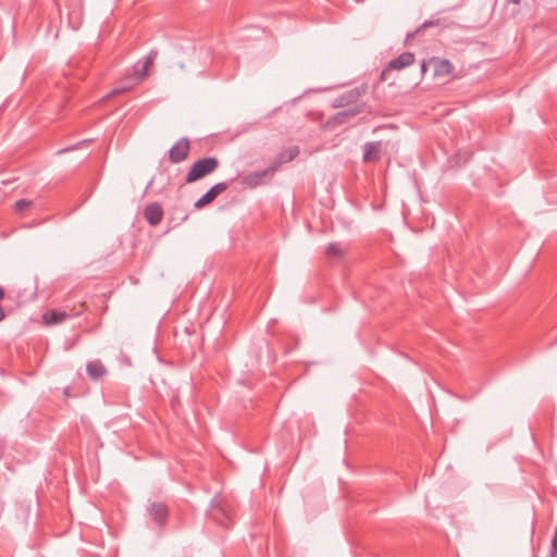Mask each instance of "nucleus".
<instances>
[{
    "label": "nucleus",
    "instance_id": "393cba45",
    "mask_svg": "<svg viewBox=\"0 0 557 557\" xmlns=\"http://www.w3.org/2000/svg\"><path fill=\"white\" fill-rule=\"evenodd\" d=\"M89 143V140H83L78 144V146H86Z\"/></svg>",
    "mask_w": 557,
    "mask_h": 557
},
{
    "label": "nucleus",
    "instance_id": "7ed1b4c3",
    "mask_svg": "<svg viewBox=\"0 0 557 557\" xmlns=\"http://www.w3.org/2000/svg\"><path fill=\"white\" fill-rule=\"evenodd\" d=\"M190 151V141L186 137L180 138L169 150V160L171 163L183 162Z\"/></svg>",
    "mask_w": 557,
    "mask_h": 557
},
{
    "label": "nucleus",
    "instance_id": "20e7f679",
    "mask_svg": "<svg viewBox=\"0 0 557 557\" xmlns=\"http://www.w3.org/2000/svg\"><path fill=\"white\" fill-rule=\"evenodd\" d=\"M219 161L214 157H207L194 163L187 174H210L216 170Z\"/></svg>",
    "mask_w": 557,
    "mask_h": 557
},
{
    "label": "nucleus",
    "instance_id": "dca6fc26",
    "mask_svg": "<svg viewBox=\"0 0 557 557\" xmlns=\"http://www.w3.org/2000/svg\"><path fill=\"white\" fill-rule=\"evenodd\" d=\"M263 176H252V175L243 176L242 185L244 187L253 188V187H256V186L261 184V178Z\"/></svg>",
    "mask_w": 557,
    "mask_h": 557
},
{
    "label": "nucleus",
    "instance_id": "9d476101",
    "mask_svg": "<svg viewBox=\"0 0 557 557\" xmlns=\"http://www.w3.org/2000/svg\"><path fill=\"white\" fill-rule=\"evenodd\" d=\"M414 62V54L411 52H404L398 55L396 59L389 61L386 71L389 70H403Z\"/></svg>",
    "mask_w": 557,
    "mask_h": 557
},
{
    "label": "nucleus",
    "instance_id": "1a4fd4ad",
    "mask_svg": "<svg viewBox=\"0 0 557 557\" xmlns=\"http://www.w3.org/2000/svg\"><path fill=\"white\" fill-rule=\"evenodd\" d=\"M144 216L150 225L156 226L162 221L163 210L159 203L152 202L145 208Z\"/></svg>",
    "mask_w": 557,
    "mask_h": 557
},
{
    "label": "nucleus",
    "instance_id": "9b49d317",
    "mask_svg": "<svg viewBox=\"0 0 557 557\" xmlns=\"http://www.w3.org/2000/svg\"><path fill=\"white\" fill-rule=\"evenodd\" d=\"M86 371L88 376L94 381L102 379L108 372L100 360L89 361L86 366Z\"/></svg>",
    "mask_w": 557,
    "mask_h": 557
},
{
    "label": "nucleus",
    "instance_id": "5701e85b",
    "mask_svg": "<svg viewBox=\"0 0 557 557\" xmlns=\"http://www.w3.org/2000/svg\"><path fill=\"white\" fill-rule=\"evenodd\" d=\"M152 186H153V180H150L149 183L147 184V189H152Z\"/></svg>",
    "mask_w": 557,
    "mask_h": 557
},
{
    "label": "nucleus",
    "instance_id": "f8f14e48",
    "mask_svg": "<svg viewBox=\"0 0 557 557\" xmlns=\"http://www.w3.org/2000/svg\"><path fill=\"white\" fill-rule=\"evenodd\" d=\"M359 97L360 91L357 88L348 90L335 99L334 107H346L348 104L356 102Z\"/></svg>",
    "mask_w": 557,
    "mask_h": 557
},
{
    "label": "nucleus",
    "instance_id": "c756f323",
    "mask_svg": "<svg viewBox=\"0 0 557 557\" xmlns=\"http://www.w3.org/2000/svg\"><path fill=\"white\" fill-rule=\"evenodd\" d=\"M385 72H386V71H383V72H382V79H384Z\"/></svg>",
    "mask_w": 557,
    "mask_h": 557
},
{
    "label": "nucleus",
    "instance_id": "2eb2a0df",
    "mask_svg": "<svg viewBox=\"0 0 557 557\" xmlns=\"http://www.w3.org/2000/svg\"><path fill=\"white\" fill-rule=\"evenodd\" d=\"M299 153V148L297 146H290L282 151L278 156V161L282 163H286L296 158Z\"/></svg>",
    "mask_w": 557,
    "mask_h": 557
},
{
    "label": "nucleus",
    "instance_id": "f257e3e1",
    "mask_svg": "<svg viewBox=\"0 0 557 557\" xmlns=\"http://www.w3.org/2000/svg\"><path fill=\"white\" fill-rule=\"evenodd\" d=\"M158 52L156 50H151L148 55L145 58L144 65L141 71H135L133 74L127 75L124 78L123 84L120 87H115L110 94V97L120 95L122 92H126L131 90L135 85L141 82L148 74V69L153 64Z\"/></svg>",
    "mask_w": 557,
    "mask_h": 557
},
{
    "label": "nucleus",
    "instance_id": "a211bd4d",
    "mask_svg": "<svg viewBox=\"0 0 557 557\" xmlns=\"http://www.w3.org/2000/svg\"><path fill=\"white\" fill-rule=\"evenodd\" d=\"M360 111L358 109H348V110H345V111H342L338 113V117L341 116H348V117H351V116H355L359 113Z\"/></svg>",
    "mask_w": 557,
    "mask_h": 557
},
{
    "label": "nucleus",
    "instance_id": "6e6552de",
    "mask_svg": "<svg viewBox=\"0 0 557 557\" xmlns=\"http://www.w3.org/2000/svg\"><path fill=\"white\" fill-rule=\"evenodd\" d=\"M148 512L154 522L163 525L168 519V507L163 503H152L148 507Z\"/></svg>",
    "mask_w": 557,
    "mask_h": 557
},
{
    "label": "nucleus",
    "instance_id": "f3484780",
    "mask_svg": "<svg viewBox=\"0 0 557 557\" xmlns=\"http://www.w3.org/2000/svg\"><path fill=\"white\" fill-rule=\"evenodd\" d=\"M32 206V201L27 199H20L15 202V210L18 213H23L26 209Z\"/></svg>",
    "mask_w": 557,
    "mask_h": 557
},
{
    "label": "nucleus",
    "instance_id": "f03ea898",
    "mask_svg": "<svg viewBox=\"0 0 557 557\" xmlns=\"http://www.w3.org/2000/svg\"><path fill=\"white\" fill-rule=\"evenodd\" d=\"M208 516L224 528H228L232 524L228 505L219 497H214L211 500Z\"/></svg>",
    "mask_w": 557,
    "mask_h": 557
},
{
    "label": "nucleus",
    "instance_id": "0eeeda50",
    "mask_svg": "<svg viewBox=\"0 0 557 557\" xmlns=\"http://www.w3.org/2000/svg\"><path fill=\"white\" fill-rule=\"evenodd\" d=\"M381 141H370L363 146L362 160L367 163L376 162L381 158Z\"/></svg>",
    "mask_w": 557,
    "mask_h": 557
},
{
    "label": "nucleus",
    "instance_id": "412c9836",
    "mask_svg": "<svg viewBox=\"0 0 557 557\" xmlns=\"http://www.w3.org/2000/svg\"><path fill=\"white\" fill-rule=\"evenodd\" d=\"M4 318H5L4 310H3V308L0 306V322H1L2 320H4Z\"/></svg>",
    "mask_w": 557,
    "mask_h": 557
},
{
    "label": "nucleus",
    "instance_id": "4be33fe9",
    "mask_svg": "<svg viewBox=\"0 0 557 557\" xmlns=\"http://www.w3.org/2000/svg\"><path fill=\"white\" fill-rule=\"evenodd\" d=\"M4 298V289L0 286V301Z\"/></svg>",
    "mask_w": 557,
    "mask_h": 557
},
{
    "label": "nucleus",
    "instance_id": "bb28decb",
    "mask_svg": "<svg viewBox=\"0 0 557 557\" xmlns=\"http://www.w3.org/2000/svg\"><path fill=\"white\" fill-rule=\"evenodd\" d=\"M510 2L518 4V3H520V0H510Z\"/></svg>",
    "mask_w": 557,
    "mask_h": 557
},
{
    "label": "nucleus",
    "instance_id": "b1692460",
    "mask_svg": "<svg viewBox=\"0 0 557 557\" xmlns=\"http://www.w3.org/2000/svg\"><path fill=\"white\" fill-rule=\"evenodd\" d=\"M74 148H75V147L65 148L64 150H60V151H58V153L65 152V151H70V150H72V149H74Z\"/></svg>",
    "mask_w": 557,
    "mask_h": 557
},
{
    "label": "nucleus",
    "instance_id": "a878e982",
    "mask_svg": "<svg viewBox=\"0 0 557 557\" xmlns=\"http://www.w3.org/2000/svg\"><path fill=\"white\" fill-rule=\"evenodd\" d=\"M429 25H432V23H431V22H425V23H423V25L421 26V28H424V27H426V26H429Z\"/></svg>",
    "mask_w": 557,
    "mask_h": 557
},
{
    "label": "nucleus",
    "instance_id": "6ab92c4d",
    "mask_svg": "<svg viewBox=\"0 0 557 557\" xmlns=\"http://www.w3.org/2000/svg\"><path fill=\"white\" fill-rule=\"evenodd\" d=\"M201 177L202 176H186V183H193Z\"/></svg>",
    "mask_w": 557,
    "mask_h": 557
},
{
    "label": "nucleus",
    "instance_id": "aec40b11",
    "mask_svg": "<svg viewBox=\"0 0 557 557\" xmlns=\"http://www.w3.org/2000/svg\"><path fill=\"white\" fill-rule=\"evenodd\" d=\"M428 66H431V64H429V60L423 61L421 64V72L424 73L426 71Z\"/></svg>",
    "mask_w": 557,
    "mask_h": 557
},
{
    "label": "nucleus",
    "instance_id": "c85d7f7f",
    "mask_svg": "<svg viewBox=\"0 0 557 557\" xmlns=\"http://www.w3.org/2000/svg\"><path fill=\"white\" fill-rule=\"evenodd\" d=\"M260 174L267 175L268 171H262Z\"/></svg>",
    "mask_w": 557,
    "mask_h": 557
},
{
    "label": "nucleus",
    "instance_id": "ddd939ff",
    "mask_svg": "<svg viewBox=\"0 0 557 557\" xmlns=\"http://www.w3.org/2000/svg\"><path fill=\"white\" fill-rule=\"evenodd\" d=\"M69 317L66 311L63 310H51L47 313H45L44 319L46 324L53 325L59 324Z\"/></svg>",
    "mask_w": 557,
    "mask_h": 557
},
{
    "label": "nucleus",
    "instance_id": "4468645a",
    "mask_svg": "<svg viewBox=\"0 0 557 557\" xmlns=\"http://www.w3.org/2000/svg\"><path fill=\"white\" fill-rule=\"evenodd\" d=\"M325 255L331 260H341L344 256V249L337 243H331L325 249Z\"/></svg>",
    "mask_w": 557,
    "mask_h": 557
},
{
    "label": "nucleus",
    "instance_id": "cd10ccee",
    "mask_svg": "<svg viewBox=\"0 0 557 557\" xmlns=\"http://www.w3.org/2000/svg\"><path fill=\"white\" fill-rule=\"evenodd\" d=\"M413 36H414V34H409V35H408V39H409V38H413Z\"/></svg>",
    "mask_w": 557,
    "mask_h": 557
},
{
    "label": "nucleus",
    "instance_id": "423d86ee",
    "mask_svg": "<svg viewBox=\"0 0 557 557\" xmlns=\"http://www.w3.org/2000/svg\"><path fill=\"white\" fill-rule=\"evenodd\" d=\"M227 188L226 183H218L195 202L196 209H201L211 203L221 193Z\"/></svg>",
    "mask_w": 557,
    "mask_h": 557
},
{
    "label": "nucleus",
    "instance_id": "39448f33",
    "mask_svg": "<svg viewBox=\"0 0 557 557\" xmlns=\"http://www.w3.org/2000/svg\"><path fill=\"white\" fill-rule=\"evenodd\" d=\"M429 64L433 67L435 77L447 78L453 74L454 66L446 59L431 58Z\"/></svg>",
    "mask_w": 557,
    "mask_h": 557
}]
</instances>
